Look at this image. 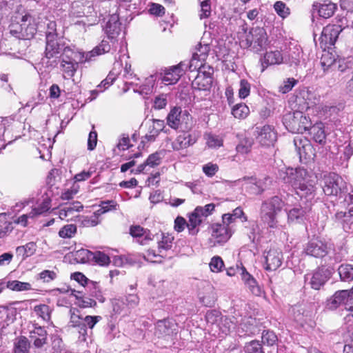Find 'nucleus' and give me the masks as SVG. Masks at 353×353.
Instances as JSON below:
<instances>
[{
	"label": "nucleus",
	"mask_w": 353,
	"mask_h": 353,
	"mask_svg": "<svg viewBox=\"0 0 353 353\" xmlns=\"http://www.w3.org/2000/svg\"><path fill=\"white\" fill-rule=\"evenodd\" d=\"M336 70L341 72H352L353 70V63L345 59H337L334 66V70Z\"/></svg>",
	"instance_id": "6e6d98bb"
},
{
	"label": "nucleus",
	"mask_w": 353,
	"mask_h": 353,
	"mask_svg": "<svg viewBox=\"0 0 353 353\" xmlns=\"http://www.w3.org/2000/svg\"><path fill=\"white\" fill-rule=\"evenodd\" d=\"M237 219H241L242 221H247V216L244 215L243 211L240 207L235 208L232 213L224 214L222 216L223 223L228 227Z\"/></svg>",
	"instance_id": "72a5a7b5"
},
{
	"label": "nucleus",
	"mask_w": 353,
	"mask_h": 353,
	"mask_svg": "<svg viewBox=\"0 0 353 353\" xmlns=\"http://www.w3.org/2000/svg\"><path fill=\"white\" fill-rule=\"evenodd\" d=\"M241 45L244 48H250L255 52H259L267 48L269 41L266 30L263 28H252L245 33V39L241 41Z\"/></svg>",
	"instance_id": "20e7f679"
},
{
	"label": "nucleus",
	"mask_w": 353,
	"mask_h": 353,
	"mask_svg": "<svg viewBox=\"0 0 353 353\" xmlns=\"http://www.w3.org/2000/svg\"><path fill=\"white\" fill-rule=\"evenodd\" d=\"M164 151H158L149 155L146 159V164L150 168H154L161 164L163 157H164Z\"/></svg>",
	"instance_id": "c03bdc74"
},
{
	"label": "nucleus",
	"mask_w": 353,
	"mask_h": 353,
	"mask_svg": "<svg viewBox=\"0 0 353 353\" xmlns=\"http://www.w3.org/2000/svg\"><path fill=\"white\" fill-rule=\"evenodd\" d=\"M154 333L159 338L172 336L176 334V324L169 319L158 321Z\"/></svg>",
	"instance_id": "a211bd4d"
},
{
	"label": "nucleus",
	"mask_w": 353,
	"mask_h": 353,
	"mask_svg": "<svg viewBox=\"0 0 353 353\" xmlns=\"http://www.w3.org/2000/svg\"><path fill=\"white\" fill-rule=\"evenodd\" d=\"M277 140V134L274 128L266 125L262 128H257V142L263 147L273 146Z\"/></svg>",
	"instance_id": "ddd939ff"
},
{
	"label": "nucleus",
	"mask_w": 353,
	"mask_h": 353,
	"mask_svg": "<svg viewBox=\"0 0 353 353\" xmlns=\"http://www.w3.org/2000/svg\"><path fill=\"white\" fill-rule=\"evenodd\" d=\"M85 52L64 49L61 54V70L65 79H70L75 74L79 63H85Z\"/></svg>",
	"instance_id": "7ed1b4c3"
},
{
	"label": "nucleus",
	"mask_w": 353,
	"mask_h": 353,
	"mask_svg": "<svg viewBox=\"0 0 353 353\" xmlns=\"http://www.w3.org/2000/svg\"><path fill=\"white\" fill-rule=\"evenodd\" d=\"M338 271L341 280H353V267L351 265L343 264L339 266Z\"/></svg>",
	"instance_id": "a19ab883"
},
{
	"label": "nucleus",
	"mask_w": 353,
	"mask_h": 353,
	"mask_svg": "<svg viewBox=\"0 0 353 353\" xmlns=\"http://www.w3.org/2000/svg\"><path fill=\"white\" fill-rule=\"evenodd\" d=\"M200 301L205 306H212L216 300L214 287L208 282L202 283V288L199 292Z\"/></svg>",
	"instance_id": "412c9836"
},
{
	"label": "nucleus",
	"mask_w": 353,
	"mask_h": 353,
	"mask_svg": "<svg viewBox=\"0 0 353 353\" xmlns=\"http://www.w3.org/2000/svg\"><path fill=\"white\" fill-rule=\"evenodd\" d=\"M234 185H240L243 190L251 194H259L264 191L262 183L254 176H244L232 182Z\"/></svg>",
	"instance_id": "9b49d317"
},
{
	"label": "nucleus",
	"mask_w": 353,
	"mask_h": 353,
	"mask_svg": "<svg viewBox=\"0 0 353 353\" xmlns=\"http://www.w3.org/2000/svg\"><path fill=\"white\" fill-rule=\"evenodd\" d=\"M331 272L325 268H321L315 271L312 276L309 278L307 275L305 276V281L310 279L309 284L314 290H319L325 282L330 279Z\"/></svg>",
	"instance_id": "dca6fc26"
},
{
	"label": "nucleus",
	"mask_w": 353,
	"mask_h": 353,
	"mask_svg": "<svg viewBox=\"0 0 353 353\" xmlns=\"http://www.w3.org/2000/svg\"><path fill=\"white\" fill-rule=\"evenodd\" d=\"M252 145V139L245 137L240 141L239 143L236 145V150L238 153L248 154L251 150Z\"/></svg>",
	"instance_id": "49530a36"
},
{
	"label": "nucleus",
	"mask_w": 353,
	"mask_h": 353,
	"mask_svg": "<svg viewBox=\"0 0 353 353\" xmlns=\"http://www.w3.org/2000/svg\"><path fill=\"white\" fill-rule=\"evenodd\" d=\"M310 131L311 138L321 145L325 143L326 134L325 128L322 123H316L314 125H311L307 130Z\"/></svg>",
	"instance_id": "a878e982"
},
{
	"label": "nucleus",
	"mask_w": 353,
	"mask_h": 353,
	"mask_svg": "<svg viewBox=\"0 0 353 353\" xmlns=\"http://www.w3.org/2000/svg\"><path fill=\"white\" fill-rule=\"evenodd\" d=\"M340 32L341 29L339 26H334L333 24L326 26L319 37L321 48L325 50L334 46Z\"/></svg>",
	"instance_id": "9d476101"
},
{
	"label": "nucleus",
	"mask_w": 353,
	"mask_h": 353,
	"mask_svg": "<svg viewBox=\"0 0 353 353\" xmlns=\"http://www.w3.org/2000/svg\"><path fill=\"white\" fill-rule=\"evenodd\" d=\"M283 57L279 50L267 52L263 57V63L268 65L280 64L283 62Z\"/></svg>",
	"instance_id": "c9c22d12"
},
{
	"label": "nucleus",
	"mask_w": 353,
	"mask_h": 353,
	"mask_svg": "<svg viewBox=\"0 0 353 353\" xmlns=\"http://www.w3.org/2000/svg\"><path fill=\"white\" fill-rule=\"evenodd\" d=\"M327 243L318 238L312 239L308 241L304 248V252L315 258H323L328 254Z\"/></svg>",
	"instance_id": "6e6552de"
},
{
	"label": "nucleus",
	"mask_w": 353,
	"mask_h": 353,
	"mask_svg": "<svg viewBox=\"0 0 353 353\" xmlns=\"http://www.w3.org/2000/svg\"><path fill=\"white\" fill-rule=\"evenodd\" d=\"M336 61L337 59L335 57V54L324 50L321 57L320 63L323 71L327 72L334 70Z\"/></svg>",
	"instance_id": "7c9ffc66"
},
{
	"label": "nucleus",
	"mask_w": 353,
	"mask_h": 353,
	"mask_svg": "<svg viewBox=\"0 0 353 353\" xmlns=\"http://www.w3.org/2000/svg\"><path fill=\"white\" fill-rule=\"evenodd\" d=\"M99 223V215L97 212L90 216H85L83 217L82 224L85 227H93Z\"/></svg>",
	"instance_id": "69168bd1"
},
{
	"label": "nucleus",
	"mask_w": 353,
	"mask_h": 353,
	"mask_svg": "<svg viewBox=\"0 0 353 353\" xmlns=\"http://www.w3.org/2000/svg\"><path fill=\"white\" fill-rule=\"evenodd\" d=\"M278 177L283 183L290 184L301 198L309 197L304 206L299 204V207H295L287 212L289 223L302 221L311 210V203H307L314 196L316 177L310 175L303 168H292L280 170Z\"/></svg>",
	"instance_id": "f257e3e1"
},
{
	"label": "nucleus",
	"mask_w": 353,
	"mask_h": 353,
	"mask_svg": "<svg viewBox=\"0 0 353 353\" xmlns=\"http://www.w3.org/2000/svg\"><path fill=\"white\" fill-rule=\"evenodd\" d=\"M246 353H263L262 343L259 341L254 340L248 343L245 347Z\"/></svg>",
	"instance_id": "603ef678"
},
{
	"label": "nucleus",
	"mask_w": 353,
	"mask_h": 353,
	"mask_svg": "<svg viewBox=\"0 0 353 353\" xmlns=\"http://www.w3.org/2000/svg\"><path fill=\"white\" fill-rule=\"evenodd\" d=\"M265 259V269L269 271H274L277 270L283 263L282 251L275 247L270 248L268 251L263 253Z\"/></svg>",
	"instance_id": "f8f14e48"
},
{
	"label": "nucleus",
	"mask_w": 353,
	"mask_h": 353,
	"mask_svg": "<svg viewBox=\"0 0 353 353\" xmlns=\"http://www.w3.org/2000/svg\"><path fill=\"white\" fill-rule=\"evenodd\" d=\"M206 144L209 148H218L223 145L222 138L214 134H207L205 135Z\"/></svg>",
	"instance_id": "de8ad7c7"
},
{
	"label": "nucleus",
	"mask_w": 353,
	"mask_h": 353,
	"mask_svg": "<svg viewBox=\"0 0 353 353\" xmlns=\"http://www.w3.org/2000/svg\"><path fill=\"white\" fill-rule=\"evenodd\" d=\"M196 141V138L189 133H183L177 137L172 143V148L174 150H179L192 145Z\"/></svg>",
	"instance_id": "5701e85b"
},
{
	"label": "nucleus",
	"mask_w": 353,
	"mask_h": 353,
	"mask_svg": "<svg viewBox=\"0 0 353 353\" xmlns=\"http://www.w3.org/2000/svg\"><path fill=\"white\" fill-rule=\"evenodd\" d=\"M188 119L189 115L186 111L183 112L180 108L175 107L169 112L167 117V123L170 128L178 129L181 128L184 123L187 124L185 120Z\"/></svg>",
	"instance_id": "2eb2a0df"
},
{
	"label": "nucleus",
	"mask_w": 353,
	"mask_h": 353,
	"mask_svg": "<svg viewBox=\"0 0 353 353\" xmlns=\"http://www.w3.org/2000/svg\"><path fill=\"white\" fill-rule=\"evenodd\" d=\"M294 144L301 161L314 159L315 150L307 138L296 137L294 139Z\"/></svg>",
	"instance_id": "1a4fd4ad"
},
{
	"label": "nucleus",
	"mask_w": 353,
	"mask_h": 353,
	"mask_svg": "<svg viewBox=\"0 0 353 353\" xmlns=\"http://www.w3.org/2000/svg\"><path fill=\"white\" fill-rule=\"evenodd\" d=\"M30 345L25 336L17 338L14 343V353H29Z\"/></svg>",
	"instance_id": "e433bc0d"
},
{
	"label": "nucleus",
	"mask_w": 353,
	"mask_h": 353,
	"mask_svg": "<svg viewBox=\"0 0 353 353\" xmlns=\"http://www.w3.org/2000/svg\"><path fill=\"white\" fill-rule=\"evenodd\" d=\"M201 8L199 17L201 19L208 18L211 14L210 0H198Z\"/></svg>",
	"instance_id": "5fc2aeb1"
},
{
	"label": "nucleus",
	"mask_w": 353,
	"mask_h": 353,
	"mask_svg": "<svg viewBox=\"0 0 353 353\" xmlns=\"http://www.w3.org/2000/svg\"><path fill=\"white\" fill-rule=\"evenodd\" d=\"M36 332H34V334H37L38 336L35 335L31 336L32 338H34L33 344L34 347L39 348L41 347L46 343V331L42 329L41 327H39L36 329Z\"/></svg>",
	"instance_id": "79ce46f5"
},
{
	"label": "nucleus",
	"mask_w": 353,
	"mask_h": 353,
	"mask_svg": "<svg viewBox=\"0 0 353 353\" xmlns=\"http://www.w3.org/2000/svg\"><path fill=\"white\" fill-rule=\"evenodd\" d=\"M276 12L282 18H285L290 14V9L282 1H276L274 6Z\"/></svg>",
	"instance_id": "0e129e2a"
},
{
	"label": "nucleus",
	"mask_w": 353,
	"mask_h": 353,
	"mask_svg": "<svg viewBox=\"0 0 353 353\" xmlns=\"http://www.w3.org/2000/svg\"><path fill=\"white\" fill-rule=\"evenodd\" d=\"M347 296L348 290H339L336 292L330 299L327 300V308L331 310H336L341 305H344L345 299Z\"/></svg>",
	"instance_id": "bb28decb"
},
{
	"label": "nucleus",
	"mask_w": 353,
	"mask_h": 353,
	"mask_svg": "<svg viewBox=\"0 0 353 353\" xmlns=\"http://www.w3.org/2000/svg\"><path fill=\"white\" fill-rule=\"evenodd\" d=\"M6 288L14 291H26L31 289V285L27 282H21L19 281H8L5 285Z\"/></svg>",
	"instance_id": "37998d69"
},
{
	"label": "nucleus",
	"mask_w": 353,
	"mask_h": 353,
	"mask_svg": "<svg viewBox=\"0 0 353 353\" xmlns=\"http://www.w3.org/2000/svg\"><path fill=\"white\" fill-rule=\"evenodd\" d=\"M210 268L213 272H219L224 266L222 259L219 256H214L209 263Z\"/></svg>",
	"instance_id": "680f3d73"
},
{
	"label": "nucleus",
	"mask_w": 353,
	"mask_h": 353,
	"mask_svg": "<svg viewBox=\"0 0 353 353\" xmlns=\"http://www.w3.org/2000/svg\"><path fill=\"white\" fill-rule=\"evenodd\" d=\"M57 26V23L54 21H50L48 23L46 31V40L58 38L59 32Z\"/></svg>",
	"instance_id": "4d7b16f0"
},
{
	"label": "nucleus",
	"mask_w": 353,
	"mask_h": 353,
	"mask_svg": "<svg viewBox=\"0 0 353 353\" xmlns=\"http://www.w3.org/2000/svg\"><path fill=\"white\" fill-rule=\"evenodd\" d=\"M323 190L326 195L336 196L342 193L346 188L343 179L336 173H329L324 176Z\"/></svg>",
	"instance_id": "0eeeda50"
},
{
	"label": "nucleus",
	"mask_w": 353,
	"mask_h": 353,
	"mask_svg": "<svg viewBox=\"0 0 353 353\" xmlns=\"http://www.w3.org/2000/svg\"><path fill=\"white\" fill-rule=\"evenodd\" d=\"M249 113V108L243 103H237L232 108V115L239 119H245Z\"/></svg>",
	"instance_id": "58836bf2"
},
{
	"label": "nucleus",
	"mask_w": 353,
	"mask_h": 353,
	"mask_svg": "<svg viewBox=\"0 0 353 353\" xmlns=\"http://www.w3.org/2000/svg\"><path fill=\"white\" fill-rule=\"evenodd\" d=\"M283 123L292 133H303L309 129L311 121L303 112H290L284 114Z\"/></svg>",
	"instance_id": "39448f33"
},
{
	"label": "nucleus",
	"mask_w": 353,
	"mask_h": 353,
	"mask_svg": "<svg viewBox=\"0 0 353 353\" xmlns=\"http://www.w3.org/2000/svg\"><path fill=\"white\" fill-rule=\"evenodd\" d=\"M212 239H214V244L223 243L226 242L232 235V231L230 227L224 223H214L211 226Z\"/></svg>",
	"instance_id": "f3484780"
},
{
	"label": "nucleus",
	"mask_w": 353,
	"mask_h": 353,
	"mask_svg": "<svg viewBox=\"0 0 353 353\" xmlns=\"http://www.w3.org/2000/svg\"><path fill=\"white\" fill-rule=\"evenodd\" d=\"M121 23L119 21V17L114 14L109 17L105 26V31L110 39L116 38L121 30Z\"/></svg>",
	"instance_id": "4be33fe9"
},
{
	"label": "nucleus",
	"mask_w": 353,
	"mask_h": 353,
	"mask_svg": "<svg viewBox=\"0 0 353 353\" xmlns=\"http://www.w3.org/2000/svg\"><path fill=\"white\" fill-rule=\"evenodd\" d=\"M117 67L118 69H120L121 65L119 63H114L113 70L109 73L108 77L98 85L99 88L103 87L104 89H106L112 84L114 81L116 79L117 75L118 74L117 72H115Z\"/></svg>",
	"instance_id": "a18cd8bd"
},
{
	"label": "nucleus",
	"mask_w": 353,
	"mask_h": 353,
	"mask_svg": "<svg viewBox=\"0 0 353 353\" xmlns=\"http://www.w3.org/2000/svg\"><path fill=\"white\" fill-rule=\"evenodd\" d=\"M110 50V45L108 41L103 40L99 45L91 51L85 53V61H91L95 57L101 55Z\"/></svg>",
	"instance_id": "c756f323"
},
{
	"label": "nucleus",
	"mask_w": 353,
	"mask_h": 353,
	"mask_svg": "<svg viewBox=\"0 0 353 353\" xmlns=\"http://www.w3.org/2000/svg\"><path fill=\"white\" fill-rule=\"evenodd\" d=\"M205 220L204 217L200 214L199 212H196V208L189 216L187 227L189 232L192 235H195L199 232L196 228Z\"/></svg>",
	"instance_id": "2f4dec72"
},
{
	"label": "nucleus",
	"mask_w": 353,
	"mask_h": 353,
	"mask_svg": "<svg viewBox=\"0 0 353 353\" xmlns=\"http://www.w3.org/2000/svg\"><path fill=\"white\" fill-rule=\"evenodd\" d=\"M213 72L211 66L201 63L197 75L192 82V88L199 90H209L212 83Z\"/></svg>",
	"instance_id": "423d86ee"
},
{
	"label": "nucleus",
	"mask_w": 353,
	"mask_h": 353,
	"mask_svg": "<svg viewBox=\"0 0 353 353\" xmlns=\"http://www.w3.org/2000/svg\"><path fill=\"white\" fill-rule=\"evenodd\" d=\"M210 50L209 44H202L199 43L195 48V51L193 52L194 57H196L197 60L205 61L208 57V53Z\"/></svg>",
	"instance_id": "ea45409f"
},
{
	"label": "nucleus",
	"mask_w": 353,
	"mask_h": 353,
	"mask_svg": "<svg viewBox=\"0 0 353 353\" xmlns=\"http://www.w3.org/2000/svg\"><path fill=\"white\" fill-rule=\"evenodd\" d=\"M335 218L342 224L345 232L353 231V212L349 210L337 212Z\"/></svg>",
	"instance_id": "c85d7f7f"
},
{
	"label": "nucleus",
	"mask_w": 353,
	"mask_h": 353,
	"mask_svg": "<svg viewBox=\"0 0 353 353\" xmlns=\"http://www.w3.org/2000/svg\"><path fill=\"white\" fill-rule=\"evenodd\" d=\"M344 305L345 310L350 312L347 314V317L350 316L353 317V288L351 290H348V296L345 299Z\"/></svg>",
	"instance_id": "338daca9"
},
{
	"label": "nucleus",
	"mask_w": 353,
	"mask_h": 353,
	"mask_svg": "<svg viewBox=\"0 0 353 353\" xmlns=\"http://www.w3.org/2000/svg\"><path fill=\"white\" fill-rule=\"evenodd\" d=\"M77 232V227L74 224H68L63 226L59 232V235L61 238H71Z\"/></svg>",
	"instance_id": "bf43d9fd"
},
{
	"label": "nucleus",
	"mask_w": 353,
	"mask_h": 353,
	"mask_svg": "<svg viewBox=\"0 0 353 353\" xmlns=\"http://www.w3.org/2000/svg\"><path fill=\"white\" fill-rule=\"evenodd\" d=\"M165 127L164 121L160 119H153L152 124L148 128V132L143 137V142L154 141Z\"/></svg>",
	"instance_id": "393cba45"
},
{
	"label": "nucleus",
	"mask_w": 353,
	"mask_h": 353,
	"mask_svg": "<svg viewBox=\"0 0 353 353\" xmlns=\"http://www.w3.org/2000/svg\"><path fill=\"white\" fill-rule=\"evenodd\" d=\"M262 343L268 346H274L277 341L276 335L272 331H263L262 334Z\"/></svg>",
	"instance_id": "864d4df0"
},
{
	"label": "nucleus",
	"mask_w": 353,
	"mask_h": 353,
	"mask_svg": "<svg viewBox=\"0 0 353 353\" xmlns=\"http://www.w3.org/2000/svg\"><path fill=\"white\" fill-rule=\"evenodd\" d=\"M250 83L245 79H241L239 83V97L241 99H245L250 93Z\"/></svg>",
	"instance_id": "052dcab7"
},
{
	"label": "nucleus",
	"mask_w": 353,
	"mask_h": 353,
	"mask_svg": "<svg viewBox=\"0 0 353 353\" xmlns=\"http://www.w3.org/2000/svg\"><path fill=\"white\" fill-rule=\"evenodd\" d=\"M298 83V81L294 78H288L285 80L283 83L279 86V90L283 94L289 92Z\"/></svg>",
	"instance_id": "e2e57ef3"
},
{
	"label": "nucleus",
	"mask_w": 353,
	"mask_h": 353,
	"mask_svg": "<svg viewBox=\"0 0 353 353\" xmlns=\"http://www.w3.org/2000/svg\"><path fill=\"white\" fill-rule=\"evenodd\" d=\"M130 234L133 237H143V239L139 241V243L142 245L147 244L149 241L153 239V236L151 234L150 231L139 225L131 226L130 228Z\"/></svg>",
	"instance_id": "473e14b6"
},
{
	"label": "nucleus",
	"mask_w": 353,
	"mask_h": 353,
	"mask_svg": "<svg viewBox=\"0 0 353 353\" xmlns=\"http://www.w3.org/2000/svg\"><path fill=\"white\" fill-rule=\"evenodd\" d=\"M64 49H70L65 47L60 39H50L46 40L45 56L47 59L57 57L61 52H64Z\"/></svg>",
	"instance_id": "6ab92c4d"
},
{
	"label": "nucleus",
	"mask_w": 353,
	"mask_h": 353,
	"mask_svg": "<svg viewBox=\"0 0 353 353\" xmlns=\"http://www.w3.org/2000/svg\"><path fill=\"white\" fill-rule=\"evenodd\" d=\"M336 9V5L331 1H325L321 3L318 8V12L321 17L327 19L333 15Z\"/></svg>",
	"instance_id": "f704fd0d"
},
{
	"label": "nucleus",
	"mask_w": 353,
	"mask_h": 353,
	"mask_svg": "<svg viewBox=\"0 0 353 353\" xmlns=\"http://www.w3.org/2000/svg\"><path fill=\"white\" fill-rule=\"evenodd\" d=\"M217 327L225 334H228L232 329L234 328V323L227 316H222L220 319Z\"/></svg>",
	"instance_id": "09e8293b"
},
{
	"label": "nucleus",
	"mask_w": 353,
	"mask_h": 353,
	"mask_svg": "<svg viewBox=\"0 0 353 353\" xmlns=\"http://www.w3.org/2000/svg\"><path fill=\"white\" fill-rule=\"evenodd\" d=\"M343 205L347 210L353 212V189L343 195Z\"/></svg>",
	"instance_id": "774afa93"
},
{
	"label": "nucleus",
	"mask_w": 353,
	"mask_h": 353,
	"mask_svg": "<svg viewBox=\"0 0 353 353\" xmlns=\"http://www.w3.org/2000/svg\"><path fill=\"white\" fill-rule=\"evenodd\" d=\"M92 262H94L99 265H107L110 263V257L100 251L92 252V256H91Z\"/></svg>",
	"instance_id": "8fccbe9b"
},
{
	"label": "nucleus",
	"mask_w": 353,
	"mask_h": 353,
	"mask_svg": "<svg viewBox=\"0 0 353 353\" xmlns=\"http://www.w3.org/2000/svg\"><path fill=\"white\" fill-rule=\"evenodd\" d=\"M32 17L30 14H25L21 19L20 32L26 39L32 38L35 34V28L31 26Z\"/></svg>",
	"instance_id": "cd10ccee"
},
{
	"label": "nucleus",
	"mask_w": 353,
	"mask_h": 353,
	"mask_svg": "<svg viewBox=\"0 0 353 353\" xmlns=\"http://www.w3.org/2000/svg\"><path fill=\"white\" fill-rule=\"evenodd\" d=\"M83 209L80 202H74L65 205L59 211V216L61 219L70 220L75 216V214Z\"/></svg>",
	"instance_id": "b1692460"
},
{
	"label": "nucleus",
	"mask_w": 353,
	"mask_h": 353,
	"mask_svg": "<svg viewBox=\"0 0 353 353\" xmlns=\"http://www.w3.org/2000/svg\"><path fill=\"white\" fill-rule=\"evenodd\" d=\"M118 204L113 200H108L101 201L100 208L97 211L98 215L104 214L107 212L116 210L117 209Z\"/></svg>",
	"instance_id": "3c124183"
},
{
	"label": "nucleus",
	"mask_w": 353,
	"mask_h": 353,
	"mask_svg": "<svg viewBox=\"0 0 353 353\" xmlns=\"http://www.w3.org/2000/svg\"><path fill=\"white\" fill-rule=\"evenodd\" d=\"M94 12V8L89 3L85 4L80 1H74L71 4L70 16L72 17H82L91 15Z\"/></svg>",
	"instance_id": "aec40b11"
},
{
	"label": "nucleus",
	"mask_w": 353,
	"mask_h": 353,
	"mask_svg": "<svg viewBox=\"0 0 353 353\" xmlns=\"http://www.w3.org/2000/svg\"><path fill=\"white\" fill-rule=\"evenodd\" d=\"M183 65V64H178L165 70L163 73H160L159 79L167 85L176 83L184 73Z\"/></svg>",
	"instance_id": "4468645a"
},
{
	"label": "nucleus",
	"mask_w": 353,
	"mask_h": 353,
	"mask_svg": "<svg viewBox=\"0 0 353 353\" xmlns=\"http://www.w3.org/2000/svg\"><path fill=\"white\" fill-rule=\"evenodd\" d=\"M285 205V202L278 196H272L261 203L260 218L268 228L276 230L283 228L279 221V214Z\"/></svg>",
	"instance_id": "f03ea898"
},
{
	"label": "nucleus",
	"mask_w": 353,
	"mask_h": 353,
	"mask_svg": "<svg viewBox=\"0 0 353 353\" xmlns=\"http://www.w3.org/2000/svg\"><path fill=\"white\" fill-rule=\"evenodd\" d=\"M174 236L168 233L161 234V240L158 241V252L170 250L172 247Z\"/></svg>",
	"instance_id": "4c0bfd02"
},
{
	"label": "nucleus",
	"mask_w": 353,
	"mask_h": 353,
	"mask_svg": "<svg viewBox=\"0 0 353 353\" xmlns=\"http://www.w3.org/2000/svg\"><path fill=\"white\" fill-rule=\"evenodd\" d=\"M92 252L85 249H81L77 250L75 253L76 259L78 260V261L83 263L92 262Z\"/></svg>",
	"instance_id": "13d9d810"
}]
</instances>
